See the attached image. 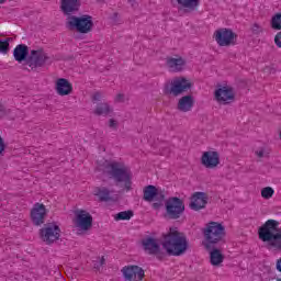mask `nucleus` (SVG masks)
<instances>
[{
  "mask_svg": "<svg viewBox=\"0 0 281 281\" xmlns=\"http://www.w3.org/2000/svg\"><path fill=\"white\" fill-rule=\"evenodd\" d=\"M99 170H103L109 179H112L116 186L123 183L124 190L131 192L133 190V173L122 160H104L103 165L98 166Z\"/></svg>",
  "mask_w": 281,
  "mask_h": 281,
  "instance_id": "obj_1",
  "label": "nucleus"
},
{
  "mask_svg": "<svg viewBox=\"0 0 281 281\" xmlns=\"http://www.w3.org/2000/svg\"><path fill=\"white\" fill-rule=\"evenodd\" d=\"M259 240L267 243L269 251H281V227L280 222L268 220L259 227Z\"/></svg>",
  "mask_w": 281,
  "mask_h": 281,
  "instance_id": "obj_2",
  "label": "nucleus"
},
{
  "mask_svg": "<svg viewBox=\"0 0 281 281\" xmlns=\"http://www.w3.org/2000/svg\"><path fill=\"white\" fill-rule=\"evenodd\" d=\"M162 247L169 256H182L188 251V238L177 228H170L169 233L164 236Z\"/></svg>",
  "mask_w": 281,
  "mask_h": 281,
  "instance_id": "obj_3",
  "label": "nucleus"
},
{
  "mask_svg": "<svg viewBox=\"0 0 281 281\" xmlns=\"http://www.w3.org/2000/svg\"><path fill=\"white\" fill-rule=\"evenodd\" d=\"M203 235L205 249H212V245H216L225 238V226L218 222H209L203 229Z\"/></svg>",
  "mask_w": 281,
  "mask_h": 281,
  "instance_id": "obj_4",
  "label": "nucleus"
},
{
  "mask_svg": "<svg viewBox=\"0 0 281 281\" xmlns=\"http://www.w3.org/2000/svg\"><path fill=\"white\" fill-rule=\"evenodd\" d=\"M66 25L68 30H76L79 34H89L93 30V18L91 15L68 16Z\"/></svg>",
  "mask_w": 281,
  "mask_h": 281,
  "instance_id": "obj_5",
  "label": "nucleus"
},
{
  "mask_svg": "<svg viewBox=\"0 0 281 281\" xmlns=\"http://www.w3.org/2000/svg\"><path fill=\"white\" fill-rule=\"evenodd\" d=\"M213 38L218 47H234L238 41V34L232 29L221 27L213 33Z\"/></svg>",
  "mask_w": 281,
  "mask_h": 281,
  "instance_id": "obj_6",
  "label": "nucleus"
},
{
  "mask_svg": "<svg viewBox=\"0 0 281 281\" xmlns=\"http://www.w3.org/2000/svg\"><path fill=\"white\" fill-rule=\"evenodd\" d=\"M105 186L97 187L93 189V194L99 199V201L104 203H115L117 199H120V193L113 188V183L106 182L104 180Z\"/></svg>",
  "mask_w": 281,
  "mask_h": 281,
  "instance_id": "obj_7",
  "label": "nucleus"
},
{
  "mask_svg": "<svg viewBox=\"0 0 281 281\" xmlns=\"http://www.w3.org/2000/svg\"><path fill=\"white\" fill-rule=\"evenodd\" d=\"M40 237L46 245H54L60 239V226L55 223L46 224L40 229Z\"/></svg>",
  "mask_w": 281,
  "mask_h": 281,
  "instance_id": "obj_8",
  "label": "nucleus"
},
{
  "mask_svg": "<svg viewBox=\"0 0 281 281\" xmlns=\"http://www.w3.org/2000/svg\"><path fill=\"white\" fill-rule=\"evenodd\" d=\"M166 212L169 218L175 221H177V218H181V214L186 212V204L183 203V200L177 196L169 198L166 201Z\"/></svg>",
  "mask_w": 281,
  "mask_h": 281,
  "instance_id": "obj_9",
  "label": "nucleus"
},
{
  "mask_svg": "<svg viewBox=\"0 0 281 281\" xmlns=\"http://www.w3.org/2000/svg\"><path fill=\"white\" fill-rule=\"evenodd\" d=\"M75 227L81 232H89L93 227V216L85 210H77L75 212Z\"/></svg>",
  "mask_w": 281,
  "mask_h": 281,
  "instance_id": "obj_10",
  "label": "nucleus"
},
{
  "mask_svg": "<svg viewBox=\"0 0 281 281\" xmlns=\"http://www.w3.org/2000/svg\"><path fill=\"white\" fill-rule=\"evenodd\" d=\"M192 89V81L186 77H176L171 81V87L167 90V93L171 95H181V93H187Z\"/></svg>",
  "mask_w": 281,
  "mask_h": 281,
  "instance_id": "obj_11",
  "label": "nucleus"
},
{
  "mask_svg": "<svg viewBox=\"0 0 281 281\" xmlns=\"http://www.w3.org/2000/svg\"><path fill=\"white\" fill-rule=\"evenodd\" d=\"M201 165L209 170H214L221 166V154L217 150L210 149L202 153Z\"/></svg>",
  "mask_w": 281,
  "mask_h": 281,
  "instance_id": "obj_12",
  "label": "nucleus"
},
{
  "mask_svg": "<svg viewBox=\"0 0 281 281\" xmlns=\"http://www.w3.org/2000/svg\"><path fill=\"white\" fill-rule=\"evenodd\" d=\"M47 207L43 203L36 202L31 209V221L36 227L45 225V218L47 217Z\"/></svg>",
  "mask_w": 281,
  "mask_h": 281,
  "instance_id": "obj_13",
  "label": "nucleus"
},
{
  "mask_svg": "<svg viewBox=\"0 0 281 281\" xmlns=\"http://www.w3.org/2000/svg\"><path fill=\"white\" fill-rule=\"evenodd\" d=\"M123 278L127 281H143L146 276L144 269L139 266L128 265L121 269Z\"/></svg>",
  "mask_w": 281,
  "mask_h": 281,
  "instance_id": "obj_14",
  "label": "nucleus"
},
{
  "mask_svg": "<svg viewBox=\"0 0 281 281\" xmlns=\"http://www.w3.org/2000/svg\"><path fill=\"white\" fill-rule=\"evenodd\" d=\"M214 95L216 102L220 104H229L231 102H234L235 98L234 89L227 86L216 89Z\"/></svg>",
  "mask_w": 281,
  "mask_h": 281,
  "instance_id": "obj_15",
  "label": "nucleus"
},
{
  "mask_svg": "<svg viewBox=\"0 0 281 281\" xmlns=\"http://www.w3.org/2000/svg\"><path fill=\"white\" fill-rule=\"evenodd\" d=\"M186 58L180 55H175L173 57H167L166 67L169 71L173 74H179V71H183L186 69Z\"/></svg>",
  "mask_w": 281,
  "mask_h": 281,
  "instance_id": "obj_16",
  "label": "nucleus"
},
{
  "mask_svg": "<svg viewBox=\"0 0 281 281\" xmlns=\"http://www.w3.org/2000/svg\"><path fill=\"white\" fill-rule=\"evenodd\" d=\"M143 249L149 256H159L161 254V246L159 245V239L153 237H147L142 240Z\"/></svg>",
  "mask_w": 281,
  "mask_h": 281,
  "instance_id": "obj_17",
  "label": "nucleus"
},
{
  "mask_svg": "<svg viewBox=\"0 0 281 281\" xmlns=\"http://www.w3.org/2000/svg\"><path fill=\"white\" fill-rule=\"evenodd\" d=\"M47 61V54L43 49L31 50V59L27 65L31 69L43 67Z\"/></svg>",
  "mask_w": 281,
  "mask_h": 281,
  "instance_id": "obj_18",
  "label": "nucleus"
},
{
  "mask_svg": "<svg viewBox=\"0 0 281 281\" xmlns=\"http://www.w3.org/2000/svg\"><path fill=\"white\" fill-rule=\"evenodd\" d=\"M80 0H60V10L65 16H74L80 10Z\"/></svg>",
  "mask_w": 281,
  "mask_h": 281,
  "instance_id": "obj_19",
  "label": "nucleus"
},
{
  "mask_svg": "<svg viewBox=\"0 0 281 281\" xmlns=\"http://www.w3.org/2000/svg\"><path fill=\"white\" fill-rule=\"evenodd\" d=\"M207 193L205 192H195L191 196L190 207L191 210H203L207 205Z\"/></svg>",
  "mask_w": 281,
  "mask_h": 281,
  "instance_id": "obj_20",
  "label": "nucleus"
},
{
  "mask_svg": "<svg viewBox=\"0 0 281 281\" xmlns=\"http://www.w3.org/2000/svg\"><path fill=\"white\" fill-rule=\"evenodd\" d=\"M177 3L179 10H183V12H195L199 10V5H201V0H171Z\"/></svg>",
  "mask_w": 281,
  "mask_h": 281,
  "instance_id": "obj_21",
  "label": "nucleus"
},
{
  "mask_svg": "<svg viewBox=\"0 0 281 281\" xmlns=\"http://www.w3.org/2000/svg\"><path fill=\"white\" fill-rule=\"evenodd\" d=\"M55 89L58 95H69L74 91V86L69 80L65 78H59L56 80Z\"/></svg>",
  "mask_w": 281,
  "mask_h": 281,
  "instance_id": "obj_22",
  "label": "nucleus"
},
{
  "mask_svg": "<svg viewBox=\"0 0 281 281\" xmlns=\"http://www.w3.org/2000/svg\"><path fill=\"white\" fill-rule=\"evenodd\" d=\"M192 106H194V98L192 95H184L179 99L177 109L182 113H188L192 111Z\"/></svg>",
  "mask_w": 281,
  "mask_h": 281,
  "instance_id": "obj_23",
  "label": "nucleus"
},
{
  "mask_svg": "<svg viewBox=\"0 0 281 281\" xmlns=\"http://www.w3.org/2000/svg\"><path fill=\"white\" fill-rule=\"evenodd\" d=\"M30 54V49L27 48V45L25 44H19L15 46L13 50V58L16 60V63H23L25 58H27V55Z\"/></svg>",
  "mask_w": 281,
  "mask_h": 281,
  "instance_id": "obj_24",
  "label": "nucleus"
},
{
  "mask_svg": "<svg viewBox=\"0 0 281 281\" xmlns=\"http://www.w3.org/2000/svg\"><path fill=\"white\" fill-rule=\"evenodd\" d=\"M223 260H225V256H223L220 249L214 248L210 251V262L212 267H221Z\"/></svg>",
  "mask_w": 281,
  "mask_h": 281,
  "instance_id": "obj_25",
  "label": "nucleus"
},
{
  "mask_svg": "<svg viewBox=\"0 0 281 281\" xmlns=\"http://www.w3.org/2000/svg\"><path fill=\"white\" fill-rule=\"evenodd\" d=\"M157 194H159V192L157 191V187L153 184L145 187L143 190V199L148 203L155 201V196H157Z\"/></svg>",
  "mask_w": 281,
  "mask_h": 281,
  "instance_id": "obj_26",
  "label": "nucleus"
},
{
  "mask_svg": "<svg viewBox=\"0 0 281 281\" xmlns=\"http://www.w3.org/2000/svg\"><path fill=\"white\" fill-rule=\"evenodd\" d=\"M113 109H111V105L109 103H100L97 105L94 113L95 115H109Z\"/></svg>",
  "mask_w": 281,
  "mask_h": 281,
  "instance_id": "obj_27",
  "label": "nucleus"
},
{
  "mask_svg": "<svg viewBox=\"0 0 281 281\" xmlns=\"http://www.w3.org/2000/svg\"><path fill=\"white\" fill-rule=\"evenodd\" d=\"M255 155L258 159H265V157L271 155V148L267 145H262L255 150Z\"/></svg>",
  "mask_w": 281,
  "mask_h": 281,
  "instance_id": "obj_28",
  "label": "nucleus"
},
{
  "mask_svg": "<svg viewBox=\"0 0 281 281\" xmlns=\"http://www.w3.org/2000/svg\"><path fill=\"white\" fill-rule=\"evenodd\" d=\"M133 216H135V214L133 213V211L128 210V211H122L119 212L115 216H114V221H131V218H133Z\"/></svg>",
  "mask_w": 281,
  "mask_h": 281,
  "instance_id": "obj_29",
  "label": "nucleus"
},
{
  "mask_svg": "<svg viewBox=\"0 0 281 281\" xmlns=\"http://www.w3.org/2000/svg\"><path fill=\"white\" fill-rule=\"evenodd\" d=\"M274 194L276 190H273V188L271 187H265L263 189H261V196L267 201H269V199H272Z\"/></svg>",
  "mask_w": 281,
  "mask_h": 281,
  "instance_id": "obj_30",
  "label": "nucleus"
},
{
  "mask_svg": "<svg viewBox=\"0 0 281 281\" xmlns=\"http://www.w3.org/2000/svg\"><path fill=\"white\" fill-rule=\"evenodd\" d=\"M272 30H281V13H277L271 19Z\"/></svg>",
  "mask_w": 281,
  "mask_h": 281,
  "instance_id": "obj_31",
  "label": "nucleus"
},
{
  "mask_svg": "<svg viewBox=\"0 0 281 281\" xmlns=\"http://www.w3.org/2000/svg\"><path fill=\"white\" fill-rule=\"evenodd\" d=\"M12 41H14L12 37L1 41V54H8V52H10V42Z\"/></svg>",
  "mask_w": 281,
  "mask_h": 281,
  "instance_id": "obj_32",
  "label": "nucleus"
},
{
  "mask_svg": "<svg viewBox=\"0 0 281 281\" xmlns=\"http://www.w3.org/2000/svg\"><path fill=\"white\" fill-rule=\"evenodd\" d=\"M102 98H104V95L101 92H95L92 95V102H100V100H102Z\"/></svg>",
  "mask_w": 281,
  "mask_h": 281,
  "instance_id": "obj_33",
  "label": "nucleus"
},
{
  "mask_svg": "<svg viewBox=\"0 0 281 281\" xmlns=\"http://www.w3.org/2000/svg\"><path fill=\"white\" fill-rule=\"evenodd\" d=\"M274 44L277 45V47L281 48V32L277 33V35L274 36Z\"/></svg>",
  "mask_w": 281,
  "mask_h": 281,
  "instance_id": "obj_34",
  "label": "nucleus"
},
{
  "mask_svg": "<svg viewBox=\"0 0 281 281\" xmlns=\"http://www.w3.org/2000/svg\"><path fill=\"white\" fill-rule=\"evenodd\" d=\"M109 128H112L113 131H115L117 128V121H115L114 119H110Z\"/></svg>",
  "mask_w": 281,
  "mask_h": 281,
  "instance_id": "obj_35",
  "label": "nucleus"
},
{
  "mask_svg": "<svg viewBox=\"0 0 281 281\" xmlns=\"http://www.w3.org/2000/svg\"><path fill=\"white\" fill-rule=\"evenodd\" d=\"M124 100H125L124 94L119 93L116 94L114 102H124Z\"/></svg>",
  "mask_w": 281,
  "mask_h": 281,
  "instance_id": "obj_36",
  "label": "nucleus"
},
{
  "mask_svg": "<svg viewBox=\"0 0 281 281\" xmlns=\"http://www.w3.org/2000/svg\"><path fill=\"white\" fill-rule=\"evenodd\" d=\"M276 269L279 271V273H281V257L277 260Z\"/></svg>",
  "mask_w": 281,
  "mask_h": 281,
  "instance_id": "obj_37",
  "label": "nucleus"
},
{
  "mask_svg": "<svg viewBox=\"0 0 281 281\" xmlns=\"http://www.w3.org/2000/svg\"><path fill=\"white\" fill-rule=\"evenodd\" d=\"M3 150H5V144H3V142H1V153H3Z\"/></svg>",
  "mask_w": 281,
  "mask_h": 281,
  "instance_id": "obj_38",
  "label": "nucleus"
},
{
  "mask_svg": "<svg viewBox=\"0 0 281 281\" xmlns=\"http://www.w3.org/2000/svg\"><path fill=\"white\" fill-rule=\"evenodd\" d=\"M101 265H104V257L101 258Z\"/></svg>",
  "mask_w": 281,
  "mask_h": 281,
  "instance_id": "obj_39",
  "label": "nucleus"
},
{
  "mask_svg": "<svg viewBox=\"0 0 281 281\" xmlns=\"http://www.w3.org/2000/svg\"><path fill=\"white\" fill-rule=\"evenodd\" d=\"M277 281H281V278H276Z\"/></svg>",
  "mask_w": 281,
  "mask_h": 281,
  "instance_id": "obj_40",
  "label": "nucleus"
},
{
  "mask_svg": "<svg viewBox=\"0 0 281 281\" xmlns=\"http://www.w3.org/2000/svg\"><path fill=\"white\" fill-rule=\"evenodd\" d=\"M0 52H1V40H0Z\"/></svg>",
  "mask_w": 281,
  "mask_h": 281,
  "instance_id": "obj_41",
  "label": "nucleus"
},
{
  "mask_svg": "<svg viewBox=\"0 0 281 281\" xmlns=\"http://www.w3.org/2000/svg\"><path fill=\"white\" fill-rule=\"evenodd\" d=\"M5 0H1V3H3Z\"/></svg>",
  "mask_w": 281,
  "mask_h": 281,
  "instance_id": "obj_42",
  "label": "nucleus"
},
{
  "mask_svg": "<svg viewBox=\"0 0 281 281\" xmlns=\"http://www.w3.org/2000/svg\"><path fill=\"white\" fill-rule=\"evenodd\" d=\"M2 115H3V110H2Z\"/></svg>",
  "mask_w": 281,
  "mask_h": 281,
  "instance_id": "obj_43",
  "label": "nucleus"
}]
</instances>
